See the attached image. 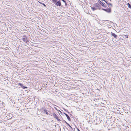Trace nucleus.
<instances>
[{"label": "nucleus", "mask_w": 131, "mask_h": 131, "mask_svg": "<svg viewBox=\"0 0 131 131\" xmlns=\"http://www.w3.org/2000/svg\"><path fill=\"white\" fill-rule=\"evenodd\" d=\"M57 6L62 7L61 1L60 0H54L52 2Z\"/></svg>", "instance_id": "obj_1"}, {"label": "nucleus", "mask_w": 131, "mask_h": 131, "mask_svg": "<svg viewBox=\"0 0 131 131\" xmlns=\"http://www.w3.org/2000/svg\"><path fill=\"white\" fill-rule=\"evenodd\" d=\"M22 40L23 41L26 43L28 42H29L28 38L26 35H24L23 36Z\"/></svg>", "instance_id": "obj_2"}, {"label": "nucleus", "mask_w": 131, "mask_h": 131, "mask_svg": "<svg viewBox=\"0 0 131 131\" xmlns=\"http://www.w3.org/2000/svg\"><path fill=\"white\" fill-rule=\"evenodd\" d=\"M98 2L103 7H106V6L105 3L102 2L100 0H98Z\"/></svg>", "instance_id": "obj_3"}, {"label": "nucleus", "mask_w": 131, "mask_h": 131, "mask_svg": "<svg viewBox=\"0 0 131 131\" xmlns=\"http://www.w3.org/2000/svg\"><path fill=\"white\" fill-rule=\"evenodd\" d=\"M42 110L44 111L45 113L47 115L49 114L46 108H45V107L43 106V107H42Z\"/></svg>", "instance_id": "obj_4"}, {"label": "nucleus", "mask_w": 131, "mask_h": 131, "mask_svg": "<svg viewBox=\"0 0 131 131\" xmlns=\"http://www.w3.org/2000/svg\"><path fill=\"white\" fill-rule=\"evenodd\" d=\"M94 6L95 8H97V9H101V6L98 3H95L94 4Z\"/></svg>", "instance_id": "obj_5"}, {"label": "nucleus", "mask_w": 131, "mask_h": 131, "mask_svg": "<svg viewBox=\"0 0 131 131\" xmlns=\"http://www.w3.org/2000/svg\"><path fill=\"white\" fill-rule=\"evenodd\" d=\"M18 85L19 86H20L21 88L23 89H27V87L25 85H24L22 83H19L18 84Z\"/></svg>", "instance_id": "obj_6"}, {"label": "nucleus", "mask_w": 131, "mask_h": 131, "mask_svg": "<svg viewBox=\"0 0 131 131\" xmlns=\"http://www.w3.org/2000/svg\"><path fill=\"white\" fill-rule=\"evenodd\" d=\"M106 9V11H105L108 13H110L111 12V8H107Z\"/></svg>", "instance_id": "obj_7"}, {"label": "nucleus", "mask_w": 131, "mask_h": 131, "mask_svg": "<svg viewBox=\"0 0 131 131\" xmlns=\"http://www.w3.org/2000/svg\"><path fill=\"white\" fill-rule=\"evenodd\" d=\"M63 113L66 116L68 119L69 121H71V119L69 116L67 114L64 112H63Z\"/></svg>", "instance_id": "obj_8"}, {"label": "nucleus", "mask_w": 131, "mask_h": 131, "mask_svg": "<svg viewBox=\"0 0 131 131\" xmlns=\"http://www.w3.org/2000/svg\"><path fill=\"white\" fill-rule=\"evenodd\" d=\"M111 35L112 36H113L114 38H117V36L115 34V33L111 32Z\"/></svg>", "instance_id": "obj_9"}, {"label": "nucleus", "mask_w": 131, "mask_h": 131, "mask_svg": "<svg viewBox=\"0 0 131 131\" xmlns=\"http://www.w3.org/2000/svg\"><path fill=\"white\" fill-rule=\"evenodd\" d=\"M106 4L107 5H108V8H111V7L112 6V4L110 3H109L108 2L107 3H106Z\"/></svg>", "instance_id": "obj_10"}, {"label": "nucleus", "mask_w": 131, "mask_h": 131, "mask_svg": "<svg viewBox=\"0 0 131 131\" xmlns=\"http://www.w3.org/2000/svg\"><path fill=\"white\" fill-rule=\"evenodd\" d=\"M53 116L56 119L58 118V116L55 113H53Z\"/></svg>", "instance_id": "obj_11"}, {"label": "nucleus", "mask_w": 131, "mask_h": 131, "mask_svg": "<svg viewBox=\"0 0 131 131\" xmlns=\"http://www.w3.org/2000/svg\"><path fill=\"white\" fill-rule=\"evenodd\" d=\"M63 109L65 111L67 112L68 113H70V112H69L68 110L67 109H66L64 108H63Z\"/></svg>", "instance_id": "obj_12"}, {"label": "nucleus", "mask_w": 131, "mask_h": 131, "mask_svg": "<svg viewBox=\"0 0 131 131\" xmlns=\"http://www.w3.org/2000/svg\"><path fill=\"white\" fill-rule=\"evenodd\" d=\"M91 8L93 11H94L95 10L97 9L95 7H92Z\"/></svg>", "instance_id": "obj_13"}, {"label": "nucleus", "mask_w": 131, "mask_h": 131, "mask_svg": "<svg viewBox=\"0 0 131 131\" xmlns=\"http://www.w3.org/2000/svg\"><path fill=\"white\" fill-rule=\"evenodd\" d=\"M56 119L59 122H60L61 121V120L59 118H57Z\"/></svg>", "instance_id": "obj_14"}, {"label": "nucleus", "mask_w": 131, "mask_h": 131, "mask_svg": "<svg viewBox=\"0 0 131 131\" xmlns=\"http://www.w3.org/2000/svg\"><path fill=\"white\" fill-rule=\"evenodd\" d=\"M67 124L69 127H70V128H71L72 129V127H71V126L69 125V124L68 123H67Z\"/></svg>", "instance_id": "obj_15"}, {"label": "nucleus", "mask_w": 131, "mask_h": 131, "mask_svg": "<svg viewBox=\"0 0 131 131\" xmlns=\"http://www.w3.org/2000/svg\"><path fill=\"white\" fill-rule=\"evenodd\" d=\"M101 0L102 1H104L106 3H107L108 1L106 0Z\"/></svg>", "instance_id": "obj_16"}, {"label": "nucleus", "mask_w": 131, "mask_h": 131, "mask_svg": "<svg viewBox=\"0 0 131 131\" xmlns=\"http://www.w3.org/2000/svg\"><path fill=\"white\" fill-rule=\"evenodd\" d=\"M101 9L103 10L104 11H105V12L106 11V9H105V8H101Z\"/></svg>", "instance_id": "obj_17"}, {"label": "nucleus", "mask_w": 131, "mask_h": 131, "mask_svg": "<svg viewBox=\"0 0 131 131\" xmlns=\"http://www.w3.org/2000/svg\"><path fill=\"white\" fill-rule=\"evenodd\" d=\"M41 4H42L43 5V6L45 7H46V5L44 3H41Z\"/></svg>", "instance_id": "obj_18"}, {"label": "nucleus", "mask_w": 131, "mask_h": 131, "mask_svg": "<svg viewBox=\"0 0 131 131\" xmlns=\"http://www.w3.org/2000/svg\"><path fill=\"white\" fill-rule=\"evenodd\" d=\"M58 111L62 115V113L59 110H58Z\"/></svg>", "instance_id": "obj_19"}, {"label": "nucleus", "mask_w": 131, "mask_h": 131, "mask_svg": "<svg viewBox=\"0 0 131 131\" xmlns=\"http://www.w3.org/2000/svg\"><path fill=\"white\" fill-rule=\"evenodd\" d=\"M128 7L129 8H130L131 9V5H128Z\"/></svg>", "instance_id": "obj_20"}, {"label": "nucleus", "mask_w": 131, "mask_h": 131, "mask_svg": "<svg viewBox=\"0 0 131 131\" xmlns=\"http://www.w3.org/2000/svg\"><path fill=\"white\" fill-rule=\"evenodd\" d=\"M64 3H65L66 2V1L65 0H61Z\"/></svg>", "instance_id": "obj_21"}, {"label": "nucleus", "mask_w": 131, "mask_h": 131, "mask_svg": "<svg viewBox=\"0 0 131 131\" xmlns=\"http://www.w3.org/2000/svg\"><path fill=\"white\" fill-rule=\"evenodd\" d=\"M65 4V5L66 6H67V3H66V2L65 3H64Z\"/></svg>", "instance_id": "obj_22"}, {"label": "nucleus", "mask_w": 131, "mask_h": 131, "mask_svg": "<svg viewBox=\"0 0 131 131\" xmlns=\"http://www.w3.org/2000/svg\"><path fill=\"white\" fill-rule=\"evenodd\" d=\"M63 121H64V122L66 124L67 123V122L66 121H65L64 120H63Z\"/></svg>", "instance_id": "obj_23"}, {"label": "nucleus", "mask_w": 131, "mask_h": 131, "mask_svg": "<svg viewBox=\"0 0 131 131\" xmlns=\"http://www.w3.org/2000/svg\"><path fill=\"white\" fill-rule=\"evenodd\" d=\"M125 37H126V38H128V36H127V35H126L125 36Z\"/></svg>", "instance_id": "obj_24"}, {"label": "nucleus", "mask_w": 131, "mask_h": 131, "mask_svg": "<svg viewBox=\"0 0 131 131\" xmlns=\"http://www.w3.org/2000/svg\"><path fill=\"white\" fill-rule=\"evenodd\" d=\"M77 129L78 131H80V130L78 128H77Z\"/></svg>", "instance_id": "obj_25"}, {"label": "nucleus", "mask_w": 131, "mask_h": 131, "mask_svg": "<svg viewBox=\"0 0 131 131\" xmlns=\"http://www.w3.org/2000/svg\"><path fill=\"white\" fill-rule=\"evenodd\" d=\"M54 108L57 111L58 110L57 109V108L56 107H54Z\"/></svg>", "instance_id": "obj_26"}, {"label": "nucleus", "mask_w": 131, "mask_h": 131, "mask_svg": "<svg viewBox=\"0 0 131 131\" xmlns=\"http://www.w3.org/2000/svg\"><path fill=\"white\" fill-rule=\"evenodd\" d=\"M71 116H72V115L71 114V113L70 112V113H68Z\"/></svg>", "instance_id": "obj_27"}, {"label": "nucleus", "mask_w": 131, "mask_h": 131, "mask_svg": "<svg viewBox=\"0 0 131 131\" xmlns=\"http://www.w3.org/2000/svg\"><path fill=\"white\" fill-rule=\"evenodd\" d=\"M38 2L40 4H41V3H41V2H39V1H38Z\"/></svg>", "instance_id": "obj_28"}, {"label": "nucleus", "mask_w": 131, "mask_h": 131, "mask_svg": "<svg viewBox=\"0 0 131 131\" xmlns=\"http://www.w3.org/2000/svg\"><path fill=\"white\" fill-rule=\"evenodd\" d=\"M130 4H129V3H127V5H130Z\"/></svg>", "instance_id": "obj_29"}, {"label": "nucleus", "mask_w": 131, "mask_h": 131, "mask_svg": "<svg viewBox=\"0 0 131 131\" xmlns=\"http://www.w3.org/2000/svg\"><path fill=\"white\" fill-rule=\"evenodd\" d=\"M13 102V104H15V101L14 102Z\"/></svg>", "instance_id": "obj_30"}, {"label": "nucleus", "mask_w": 131, "mask_h": 131, "mask_svg": "<svg viewBox=\"0 0 131 131\" xmlns=\"http://www.w3.org/2000/svg\"><path fill=\"white\" fill-rule=\"evenodd\" d=\"M14 99H15V101L16 100H15V97H14Z\"/></svg>", "instance_id": "obj_31"}, {"label": "nucleus", "mask_w": 131, "mask_h": 131, "mask_svg": "<svg viewBox=\"0 0 131 131\" xmlns=\"http://www.w3.org/2000/svg\"><path fill=\"white\" fill-rule=\"evenodd\" d=\"M52 2H53V1L54 0H52Z\"/></svg>", "instance_id": "obj_32"}, {"label": "nucleus", "mask_w": 131, "mask_h": 131, "mask_svg": "<svg viewBox=\"0 0 131 131\" xmlns=\"http://www.w3.org/2000/svg\"><path fill=\"white\" fill-rule=\"evenodd\" d=\"M105 21H108V20H106Z\"/></svg>", "instance_id": "obj_33"}, {"label": "nucleus", "mask_w": 131, "mask_h": 131, "mask_svg": "<svg viewBox=\"0 0 131 131\" xmlns=\"http://www.w3.org/2000/svg\"><path fill=\"white\" fill-rule=\"evenodd\" d=\"M74 130H75V128H74Z\"/></svg>", "instance_id": "obj_34"}, {"label": "nucleus", "mask_w": 131, "mask_h": 131, "mask_svg": "<svg viewBox=\"0 0 131 131\" xmlns=\"http://www.w3.org/2000/svg\"><path fill=\"white\" fill-rule=\"evenodd\" d=\"M63 128L64 129V127H63Z\"/></svg>", "instance_id": "obj_35"}]
</instances>
